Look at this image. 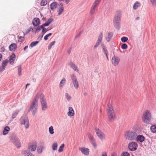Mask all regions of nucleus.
Here are the masks:
<instances>
[{
    "mask_svg": "<svg viewBox=\"0 0 156 156\" xmlns=\"http://www.w3.org/2000/svg\"><path fill=\"white\" fill-rule=\"evenodd\" d=\"M136 139L137 141L142 143L144 141L145 137L142 135H139L136 136Z\"/></svg>",
    "mask_w": 156,
    "mask_h": 156,
    "instance_id": "obj_15",
    "label": "nucleus"
},
{
    "mask_svg": "<svg viewBox=\"0 0 156 156\" xmlns=\"http://www.w3.org/2000/svg\"><path fill=\"white\" fill-rule=\"evenodd\" d=\"M58 145L57 143H54L52 146V149L53 150H56L57 149Z\"/></svg>",
    "mask_w": 156,
    "mask_h": 156,
    "instance_id": "obj_36",
    "label": "nucleus"
},
{
    "mask_svg": "<svg viewBox=\"0 0 156 156\" xmlns=\"http://www.w3.org/2000/svg\"><path fill=\"white\" fill-rule=\"evenodd\" d=\"M40 97V94H37L35 96L31 103L30 107V110L33 115L34 116L37 110L38 105L37 100Z\"/></svg>",
    "mask_w": 156,
    "mask_h": 156,
    "instance_id": "obj_2",
    "label": "nucleus"
},
{
    "mask_svg": "<svg viewBox=\"0 0 156 156\" xmlns=\"http://www.w3.org/2000/svg\"><path fill=\"white\" fill-rule=\"evenodd\" d=\"M4 70H2V68L1 67H0V72L2 71H3Z\"/></svg>",
    "mask_w": 156,
    "mask_h": 156,
    "instance_id": "obj_63",
    "label": "nucleus"
},
{
    "mask_svg": "<svg viewBox=\"0 0 156 156\" xmlns=\"http://www.w3.org/2000/svg\"><path fill=\"white\" fill-rule=\"evenodd\" d=\"M28 46H26L23 48L24 50H25L28 48Z\"/></svg>",
    "mask_w": 156,
    "mask_h": 156,
    "instance_id": "obj_60",
    "label": "nucleus"
},
{
    "mask_svg": "<svg viewBox=\"0 0 156 156\" xmlns=\"http://www.w3.org/2000/svg\"><path fill=\"white\" fill-rule=\"evenodd\" d=\"M128 38L126 37H123L121 38V40L122 42H125L128 40Z\"/></svg>",
    "mask_w": 156,
    "mask_h": 156,
    "instance_id": "obj_41",
    "label": "nucleus"
},
{
    "mask_svg": "<svg viewBox=\"0 0 156 156\" xmlns=\"http://www.w3.org/2000/svg\"><path fill=\"white\" fill-rule=\"evenodd\" d=\"M66 82V80L64 78H63L60 82L59 84V87L62 88Z\"/></svg>",
    "mask_w": 156,
    "mask_h": 156,
    "instance_id": "obj_29",
    "label": "nucleus"
},
{
    "mask_svg": "<svg viewBox=\"0 0 156 156\" xmlns=\"http://www.w3.org/2000/svg\"><path fill=\"white\" fill-rule=\"evenodd\" d=\"M106 112L108 121L110 122L114 121L115 119L116 116L111 104L108 103V104Z\"/></svg>",
    "mask_w": 156,
    "mask_h": 156,
    "instance_id": "obj_1",
    "label": "nucleus"
},
{
    "mask_svg": "<svg viewBox=\"0 0 156 156\" xmlns=\"http://www.w3.org/2000/svg\"><path fill=\"white\" fill-rule=\"evenodd\" d=\"M64 7L63 5L61 3L59 5V8L58 9V12L59 15H60L64 12Z\"/></svg>",
    "mask_w": 156,
    "mask_h": 156,
    "instance_id": "obj_17",
    "label": "nucleus"
},
{
    "mask_svg": "<svg viewBox=\"0 0 156 156\" xmlns=\"http://www.w3.org/2000/svg\"><path fill=\"white\" fill-rule=\"evenodd\" d=\"M127 48V45L126 44H123L121 45V48L122 49H126Z\"/></svg>",
    "mask_w": 156,
    "mask_h": 156,
    "instance_id": "obj_48",
    "label": "nucleus"
},
{
    "mask_svg": "<svg viewBox=\"0 0 156 156\" xmlns=\"http://www.w3.org/2000/svg\"><path fill=\"white\" fill-rule=\"evenodd\" d=\"M95 131L97 135L100 139L104 140L105 139V135L99 128L97 127L95 128Z\"/></svg>",
    "mask_w": 156,
    "mask_h": 156,
    "instance_id": "obj_7",
    "label": "nucleus"
},
{
    "mask_svg": "<svg viewBox=\"0 0 156 156\" xmlns=\"http://www.w3.org/2000/svg\"><path fill=\"white\" fill-rule=\"evenodd\" d=\"M71 68L74 69L75 71L78 72L79 71V69L77 66L73 63L71 62L69 64Z\"/></svg>",
    "mask_w": 156,
    "mask_h": 156,
    "instance_id": "obj_22",
    "label": "nucleus"
},
{
    "mask_svg": "<svg viewBox=\"0 0 156 156\" xmlns=\"http://www.w3.org/2000/svg\"><path fill=\"white\" fill-rule=\"evenodd\" d=\"M39 42V41H33L30 44V46L31 48H32L36 46Z\"/></svg>",
    "mask_w": 156,
    "mask_h": 156,
    "instance_id": "obj_32",
    "label": "nucleus"
},
{
    "mask_svg": "<svg viewBox=\"0 0 156 156\" xmlns=\"http://www.w3.org/2000/svg\"><path fill=\"white\" fill-rule=\"evenodd\" d=\"M47 30H46V29L45 28H44V27H43L42 28V32L44 33H45L47 31Z\"/></svg>",
    "mask_w": 156,
    "mask_h": 156,
    "instance_id": "obj_55",
    "label": "nucleus"
},
{
    "mask_svg": "<svg viewBox=\"0 0 156 156\" xmlns=\"http://www.w3.org/2000/svg\"><path fill=\"white\" fill-rule=\"evenodd\" d=\"M122 156H130L129 154L127 152H123L122 154Z\"/></svg>",
    "mask_w": 156,
    "mask_h": 156,
    "instance_id": "obj_49",
    "label": "nucleus"
},
{
    "mask_svg": "<svg viewBox=\"0 0 156 156\" xmlns=\"http://www.w3.org/2000/svg\"><path fill=\"white\" fill-rule=\"evenodd\" d=\"M41 102V105L42 109L43 110H45L47 108V103L45 98L44 95L43 94H40Z\"/></svg>",
    "mask_w": 156,
    "mask_h": 156,
    "instance_id": "obj_5",
    "label": "nucleus"
},
{
    "mask_svg": "<svg viewBox=\"0 0 156 156\" xmlns=\"http://www.w3.org/2000/svg\"><path fill=\"white\" fill-rule=\"evenodd\" d=\"M55 41H54L50 43V45L48 46V49L49 50H50L52 46L55 44Z\"/></svg>",
    "mask_w": 156,
    "mask_h": 156,
    "instance_id": "obj_43",
    "label": "nucleus"
},
{
    "mask_svg": "<svg viewBox=\"0 0 156 156\" xmlns=\"http://www.w3.org/2000/svg\"><path fill=\"white\" fill-rule=\"evenodd\" d=\"M53 21V19L52 18H49L48 19V20L44 24V26H47L49 25Z\"/></svg>",
    "mask_w": 156,
    "mask_h": 156,
    "instance_id": "obj_26",
    "label": "nucleus"
},
{
    "mask_svg": "<svg viewBox=\"0 0 156 156\" xmlns=\"http://www.w3.org/2000/svg\"><path fill=\"white\" fill-rule=\"evenodd\" d=\"M140 19V17H137L136 18V20H138Z\"/></svg>",
    "mask_w": 156,
    "mask_h": 156,
    "instance_id": "obj_62",
    "label": "nucleus"
},
{
    "mask_svg": "<svg viewBox=\"0 0 156 156\" xmlns=\"http://www.w3.org/2000/svg\"><path fill=\"white\" fill-rule=\"evenodd\" d=\"M141 5L140 3L138 2H135L133 5V9L134 10H136L138 9V8L140 7Z\"/></svg>",
    "mask_w": 156,
    "mask_h": 156,
    "instance_id": "obj_24",
    "label": "nucleus"
},
{
    "mask_svg": "<svg viewBox=\"0 0 156 156\" xmlns=\"http://www.w3.org/2000/svg\"><path fill=\"white\" fill-rule=\"evenodd\" d=\"M102 37H103V34L102 32H101L99 36L98 39L97 41L99 42L100 43H101L102 42Z\"/></svg>",
    "mask_w": 156,
    "mask_h": 156,
    "instance_id": "obj_28",
    "label": "nucleus"
},
{
    "mask_svg": "<svg viewBox=\"0 0 156 156\" xmlns=\"http://www.w3.org/2000/svg\"><path fill=\"white\" fill-rule=\"evenodd\" d=\"M2 58V54L0 53V61L1 60Z\"/></svg>",
    "mask_w": 156,
    "mask_h": 156,
    "instance_id": "obj_61",
    "label": "nucleus"
},
{
    "mask_svg": "<svg viewBox=\"0 0 156 156\" xmlns=\"http://www.w3.org/2000/svg\"><path fill=\"white\" fill-rule=\"evenodd\" d=\"M22 125H24L25 128L27 129L29 126V122L28 118L26 117H22L20 119Z\"/></svg>",
    "mask_w": 156,
    "mask_h": 156,
    "instance_id": "obj_8",
    "label": "nucleus"
},
{
    "mask_svg": "<svg viewBox=\"0 0 156 156\" xmlns=\"http://www.w3.org/2000/svg\"><path fill=\"white\" fill-rule=\"evenodd\" d=\"M151 113L149 110H146L143 114L142 117L143 121L146 123H149L151 120Z\"/></svg>",
    "mask_w": 156,
    "mask_h": 156,
    "instance_id": "obj_4",
    "label": "nucleus"
},
{
    "mask_svg": "<svg viewBox=\"0 0 156 156\" xmlns=\"http://www.w3.org/2000/svg\"><path fill=\"white\" fill-rule=\"evenodd\" d=\"M95 8L91 6L90 11V14L92 15L95 13Z\"/></svg>",
    "mask_w": 156,
    "mask_h": 156,
    "instance_id": "obj_37",
    "label": "nucleus"
},
{
    "mask_svg": "<svg viewBox=\"0 0 156 156\" xmlns=\"http://www.w3.org/2000/svg\"><path fill=\"white\" fill-rule=\"evenodd\" d=\"M121 16L122 13L120 11L117 12L115 15L113 23L115 26L117 28L119 27Z\"/></svg>",
    "mask_w": 156,
    "mask_h": 156,
    "instance_id": "obj_3",
    "label": "nucleus"
},
{
    "mask_svg": "<svg viewBox=\"0 0 156 156\" xmlns=\"http://www.w3.org/2000/svg\"><path fill=\"white\" fill-rule=\"evenodd\" d=\"M138 146L136 143L132 142L129 144L128 148L130 151H134L136 150Z\"/></svg>",
    "mask_w": 156,
    "mask_h": 156,
    "instance_id": "obj_9",
    "label": "nucleus"
},
{
    "mask_svg": "<svg viewBox=\"0 0 156 156\" xmlns=\"http://www.w3.org/2000/svg\"><path fill=\"white\" fill-rule=\"evenodd\" d=\"M100 43L97 41V42L94 46V48H97L98 46Z\"/></svg>",
    "mask_w": 156,
    "mask_h": 156,
    "instance_id": "obj_53",
    "label": "nucleus"
},
{
    "mask_svg": "<svg viewBox=\"0 0 156 156\" xmlns=\"http://www.w3.org/2000/svg\"><path fill=\"white\" fill-rule=\"evenodd\" d=\"M72 82L76 89H77L79 87V84L76 77L73 75L71 76Z\"/></svg>",
    "mask_w": 156,
    "mask_h": 156,
    "instance_id": "obj_12",
    "label": "nucleus"
},
{
    "mask_svg": "<svg viewBox=\"0 0 156 156\" xmlns=\"http://www.w3.org/2000/svg\"><path fill=\"white\" fill-rule=\"evenodd\" d=\"M151 132L155 133L156 132V124L152 125L151 127Z\"/></svg>",
    "mask_w": 156,
    "mask_h": 156,
    "instance_id": "obj_30",
    "label": "nucleus"
},
{
    "mask_svg": "<svg viewBox=\"0 0 156 156\" xmlns=\"http://www.w3.org/2000/svg\"><path fill=\"white\" fill-rule=\"evenodd\" d=\"M102 156H107V154L105 152H103L102 153Z\"/></svg>",
    "mask_w": 156,
    "mask_h": 156,
    "instance_id": "obj_57",
    "label": "nucleus"
},
{
    "mask_svg": "<svg viewBox=\"0 0 156 156\" xmlns=\"http://www.w3.org/2000/svg\"><path fill=\"white\" fill-rule=\"evenodd\" d=\"M52 34L51 33H49L48 34L46 35L44 37V39L45 40H47L48 39V37L51 35Z\"/></svg>",
    "mask_w": 156,
    "mask_h": 156,
    "instance_id": "obj_42",
    "label": "nucleus"
},
{
    "mask_svg": "<svg viewBox=\"0 0 156 156\" xmlns=\"http://www.w3.org/2000/svg\"><path fill=\"white\" fill-rule=\"evenodd\" d=\"M68 115L69 116H72L74 115V112L72 107H69V111L67 113Z\"/></svg>",
    "mask_w": 156,
    "mask_h": 156,
    "instance_id": "obj_19",
    "label": "nucleus"
},
{
    "mask_svg": "<svg viewBox=\"0 0 156 156\" xmlns=\"http://www.w3.org/2000/svg\"><path fill=\"white\" fill-rule=\"evenodd\" d=\"M113 34L112 33H108V37L106 38V40L108 42L110 40L113 36Z\"/></svg>",
    "mask_w": 156,
    "mask_h": 156,
    "instance_id": "obj_31",
    "label": "nucleus"
},
{
    "mask_svg": "<svg viewBox=\"0 0 156 156\" xmlns=\"http://www.w3.org/2000/svg\"><path fill=\"white\" fill-rule=\"evenodd\" d=\"M47 4V1L46 0H42L41 3V5L42 6L45 5Z\"/></svg>",
    "mask_w": 156,
    "mask_h": 156,
    "instance_id": "obj_38",
    "label": "nucleus"
},
{
    "mask_svg": "<svg viewBox=\"0 0 156 156\" xmlns=\"http://www.w3.org/2000/svg\"><path fill=\"white\" fill-rule=\"evenodd\" d=\"M100 1L101 0H95L92 5V7L95 8L96 7L99 5Z\"/></svg>",
    "mask_w": 156,
    "mask_h": 156,
    "instance_id": "obj_27",
    "label": "nucleus"
},
{
    "mask_svg": "<svg viewBox=\"0 0 156 156\" xmlns=\"http://www.w3.org/2000/svg\"><path fill=\"white\" fill-rule=\"evenodd\" d=\"M18 114V113L16 112H13L12 115V119H14L15 118L17 114Z\"/></svg>",
    "mask_w": 156,
    "mask_h": 156,
    "instance_id": "obj_51",
    "label": "nucleus"
},
{
    "mask_svg": "<svg viewBox=\"0 0 156 156\" xmlns=\"http://www.w3.org/2000/svg\"><path fill=\"white\" fill-rule=\"evenodd\" d=\"M49 131L50 134H53L54 133V132L53 126H51L49 127Z\"/></svg>",
    "mask_w": 156,
    "mask_h": 156,
    "instance_id": "obj_39",
    "label": "nucleus"
},
{
    "mask_svg": "<svg viewBox=\"0 0 156 156\" xmlns=\"http://www.w3.org/2000/svg\"><path fill=\"white\" fill-rule=\"evenodd\" d=\"M33 24L35 26H37L40 24V20L38 18H35L33 21Z\"/></svg>",
    "mask_w": 156,
    "mask_h": 156,
    "instance_id": "obj_16",
    "label": "nucleus"
},
{
    "mask_svg": "<svg viewBox=\"0 0 156 156\" xmlns=\"http://www.w3.org/2000/svg\"><path fill=\"white\" fill-rule=\"evenodd\" d=\"M30 85V83H27L26 85V89L27 88V86H29V85Z\"/></svg>",
    "mask_w": 156,
    "mask_h": 156,
    "instance_id": "obj_64",
    "label": "nucleus"
},
{
    "mask_svg": "<svg viewBox=\"0 0 156 156\" xmlns=\"http://www.w3.org/2000/svg\"><path fill=\"white\" fill-rule=\"evenodd\" d=\"M91 143L94 147H96L97 144L95 143V140L92 142Z\"/></svg>",
    "mask_w": 156,
    "mask_h": 156,
    "instance_id": "obj_54",
    "label": "nucleus"
},
{
    "mask_svg": "<svg viewBox=\"0 0 156 156\" xmlns=\"http://www.w3.org/2000/svg\"><path fill=\"white\" fill-rule=\"evenodd\" d=\"M37 147V143L35 142H33L30 143L28 147L29 150L33 151H35Z\"/></svg>",
    "mask_w": 156,
    "mask_h": 156,
    "instance_id": "obj_11",
    "label": "nucleus"
},
{
    "mask_svg": "<svg viewBox=\"0 0 156 156\" xmlns=\"http://www.w3.org/2000/svg\"><path fill=\"white\" fill-rule=\"evenodd\" d=\"M79 150L84 154L88 155L89 154V150L86 147H80L79 148Z\"/></svg>",
    "mask_w": 156,
    "mask_h": 156,
    "instance_id": "obj_14",
    "label": "nucleus"
},
{
    "mask_svg": "<svg viewBox=\"0 0 156 156\" xmlns=\"http://www.w3.org/2000/svg\"><path fill=\"white\" fill-rule=\"evenodd\" d=\"M88 136L89 138V139L90 140V141L91 140H93L94 138L91 135V134H90L89 133H87Z\"/></svg>",
    "mask_w": 156,
    "mask_h": 156,
    "instance_id": "obj_45",
    "label": "nucleus"
},
{
    "mask_svg": "<svg viewBox=\"0 0 156 156\" xmlns=\"http://www.w3.org/2000/svg\"><path fill=\"white\" fill-rule=\"evenodd\" d=\"M16 58L15 55L12 54L10 57L9 61L11 65H13L14 63V61Z\"/></svg>",
    "mask_w": 156,
    "mask_h": 156,
    "instance_id": "obj_18",
    "label": "nucleus"
},
{
    "mask_svg": "<svg viewBox=\"0 0 156 156\" xmlns=\"http://www.w3.org/2000/svg\"><path fill=\"white\" fill-rule=\"evenodd\" d=\"M111 156H117L116 154L113 153L112 154Z\"/></svg>",
    "mask_w": 156,
    "mask_h": 156,
    "instance_id": "obj_58",
    "label": "nucleus"
},
{
    "mask_svg": "<svg viewBox=\"0 0 156 156\" xmlns=\"http://www.w3.org/2000/svg\"><path fill=\"white\" fill-rule=\"evenodd\" d=\"M24 40V38L23 37L20 36L19 37L18 39V41L20 42H22Z\"/></svg>",
    "mask_w": 156,
    "mask_h": 156,
    "instance_id": "obj_50",
    "label": "nucleus"
},
{
    "mask_svg": "<svg viewBox=\"0 0 156 156\" xmlns=\"http://www.w3.org/2000/svg\"><path fill=\"white\" fill-rule=\"evenodd\" d=\"M12 142L16 145L17 147H19L21 146V144L18 138L15 137H12L11 140Z\"/></svg>",
    "mask_w": 156,
    "mask_h": 156,
    "instance_id": "obj_10",
    "label": "nucleus"
},
{
    "mask_svg": "<svg viewBox=\"0 0 156 156\" xmlns=\"http://www.w3.org/2000/svg\"><path fill=\"white\" fill-rule=\"evenodd\" d=\"M5 49L4 47H2L0 49V51L1 52H3L5 51Z\"/></svg>",
    "mask_w": 156,
    "mask_h": 156,
    "instance_id": "obj_56",
    "label": "nucleus"
},
{
    "mask_svg": "<svg viewBox=\"0 0 156 156\" xmlns=\"http://www.w3.org/2000/svg\"><path fill=\"white\" fill-rule=\"evenodd\" d=\"M57 3L56 2H53L50 5V8L52 10H54L57 8Z\"/></svg>",
    "mask_w": 156,
    "mask_h": 156,
    "instance_id": "obj_21",
    "label": "nucleus"
},
{
    "mask_svg": "<svg viewBox=\"0 0 156 156\" xmlns=\"http://www.w3.org/2000/svg\"><path fill=\"white\" fill-rule=\"evenodd\" d=\"M8 62L9 60L7 59L2 61V70H4L5 69V66L7 65Z\"/></svg>",
    "mask_w": 156,
    "mask_h": 156,
    "instance_id": "obj_23",
    "label": "nucleus"
},
{
    "mask_svg": "<svg viewBox=\"0 0 156 156\" xmlns=\"http://www.w3.org/2000/svg\"><path fill=\"white\" fill-rule=\"evenodd\" d=\"M17 48V45L15 43L12 44L9 46V49L10 51H14Z\"/></svg>",
    "mask_w": 156,
    "mask_h": 156,
    "instance_id": "obj_20",
    "label": "nucleus"
},
{
    "mask_svg": "<svg viewBox=\"0 0 156 156\" xmlns=\"http://www.w3.org/2000/svg\"><path fill=\"white\" fill-rule=\"evenodd\" d=\"M103 51L105 53L106 55V56L107 57V59H108V51L105 47H104L103 48Z\"/></svg>",
    "mask_w": 156,
    "mask_h": 156,
    "instance_id": "obj_40",
    "label": "nucleus"
},
{
    "mask_svg": "<svg viewBox=\"0 0 156 156\" xmlns=\"http://www.w3.org/2000/svg\"><path fill=\"white\" fill-rule=\"evenodd\" d=\"M22 153L25 156H29L30 154V152H28L27 151L24 150L22 151Z\"/></svg>",
    "mask_w": 156,
    "mask_h": 156,
    "instance_id": "obj_33",
    "label": "nucleus"
},
{
    "mask_svg": "<svg viewBox=\"0 0 156 156\" xmlns=\"http://www.w3.org/2000/svg\"><path fill=\"white\" fill-rule=\"evenodd\" d=\"M21 66H19L18 67V73L19 76L21 75Z\"/></svg>",
    "mask_w": 156,
    "mask_h": 156,
    "instance_id": "obj_44",
    "label": "nucleus"
},
{
    "mask_svg": "<svg viewBox=\"0 0 156 156\" xmlns=\"http://www.w3.org/2000/svg\"><path fill=\"white\" fill-rule=\"evenodd\" d=\"M120 61V58L117 56L113 57L112 59V64L115 66L118 65Z\"/></svg>",
    "mask_w": 156,
    "mask_h": 156,
    "instance_id": "obj_13",
    "label": "nucleus"
},
{
    "mask_svg": "<svg viewBox=\"0 0 156 156\" xmlns=\"http://www.w3.org/2000/svg\"><path fill=\"white\" fill-rule=\"evenodd\" d=\"M151 4L154 6L156 5V0H150Z\"/></svg>",
    "mask_w": 156,
    "mask_h": 156,
    "instance_id": "obj_46",
    "label": "nucleus"
},
{
    "mask_svg": "<svg viewBox=\"0 0 156 156\" xmlns=\"http://www.w3.org/2000/svg\"><path fill=\"white\" fill-rule=\"evenodd\" d=\"M65 146L64 144H62L59 147L58 150V151L59 152H61L63 151V148H64Z\"/></svg>",
    "mask_w": 156,
    "mask_h": 156,
    "instance_id": "obj_34",
    "label": "nucleus"
},
{
    "mask_svg": "<svg viewBox=\"0 0 156 156\" xmlns=\"http://www.w3.org/2000/svg\"><path fill=\"white\" fill-rule=\"evenodd\" d=\"M43 148L42 147H38L37 149V151L38 153H41L42 151Z\"/></svg>",
    "mask_w": 156,
    "mask_h": 156,
    "instance_id": "obj_47",
    "label": "nucleus"
},
{
    "mask_svg": "<svg viewBox=\"0 0 156 156\" xmlns=\"http://www.w3.org/2000/svg\"><path fill=\"white\" fill-rule=\"evenodd\" d=\"M9 127L8 126L5 127L3 131V134L4 135L7 134L9 131Z\"/></svg>",
    "mask_w": 156,
    "mask_h": 156,
    "instance_id": "obj_25",
    "label": "nucleus"
},
{
    "mask_svg": "<svg viewBox=\"0 0 156 156\" xmlns=\"http://www.w3.org/2000/svg\"><path fill=\"white\" fill-rule=\"evenodd\" d=\"M66 96L68 101L71 98V97L67 93H66Z\"/></svg>",
    "mask_w": 156,
    "mask_h": 156,
    "instance_id": "obj_52",
    "label": "nucleus"
},
{
    "mask_svg": "<svg viewBox=\"0 0 156 156\" xmlns=\"http://www.w3.org/2000/svg\"><path fill=\"white\" fill-rule=\"evenodd\" d=\"M70 2V0H66L65 2L66 3L68 4Z\"/></svg>",
    "mask_w": 156,
    "mask_h": 156,
    "instance_id": "obj_59",
    "label": "nucleus"
},
{
    "mask_svg": "<svg viewBox=\"0 0 156 156\" xmlns=\"http://www.w3.org/2000/svg\"><path fill=\"white\" fill-rule=\"evenodd\" d=\"M45 27V26H44V24L38 26L36 29V32H39L43 28V27Z\"/></svg>",
    "mask_w": 156,
    "mask_h": 156,
    "instance_id": "obj_35",
    "label": "nucleus"
},
{
    "mask_svg": "<svg viewBox=\"0 0 156 156\" xmlns=\"http://www.w3.org/2000/svg\"><path fill=\"white\" fill-rule=\"evenodd\" d=\"M137 135V133L135 132L129 131L126 134V138L130 140H134L136 139Z\"/></svg>",
    "mask_w": 156,
    "mask_h": 156,
    "instance_id": "obj_6",
    "label": "nucleus"
}]
</instances>
